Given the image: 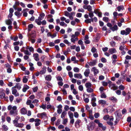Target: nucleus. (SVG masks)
Instances as JSON below:
<instances>
[{"label": "nucleus", "mask_w": 131, "mask_h": 131, "mask_svg": "<svg viewBox=\"0 0 131 131\" xmlns=\"http://www.w3.org/2000/svg\"><path fill=\"white\" fill-rule=\"evenodd\" d=\"M28 30L29 31H30V29L32 28L33 27V25L32 24H29L28 26Z\"/></svg>", "instance_id": "nucleus-54"}, {"label": "nucleus", "mask_w": 131, "mask_h": 131, "mask_svg": "<svg viewBox=\"0 0 131 131\" xmlns=\"http://www.w3.org/2000/svg\"><path fill=\"white\" fill-rule=\"evenodd\" d=\"M46 72V67H43L40 72V74H44Z\"/></svg>", "instance_id": "nucleus-21"}, {"label": "nucleus", "mask_w": 131, "mask_h": 131, "mask_svg": "<svg viewBox=\"0 0 131 131\" xmlns=\"http://www.w3.org/2000/svg\"><path fill=\"white\" fill-rule=\"evenodd\" d=\"M90 73V69H87L85 70V71L84 72V74L85 77H88V76Z\"/></svg>", "instance_id": "nucleus-20"}, {"label": "nucleus", "mask_w": 131, "mask_h": 131, "mask_svg": "<svg viewBox=\"0 0 131 131\" xmlns=\"http://www.w3.org/2000/svg\"><path fill=\"white\" fill-rule=\"evenodd\" d=\"M57 80L59 81H62L63 80L61 77L60 76H58L57 78Z\"/></svg>", "instance_id": "nucleus-57"}, {"label": "nucleus", "mask_w": 131, "mask_h": 131, "mask_svg": "<svg viewBox=\"0 0 131 131\" xmlns=\"http://www.w3.org/2000/svg\"><path fill=\"white\" fill-rule=\"evenodd\" d=\"M130 98H131V92H128L127 93V96L125 97V100H128Z\"/></svg>", "instance_id": "nucleus-26"}, {"label": "nucleus", "mask_w": 131, "mask_h": 131, "mask_svg": "<svg viewBox=\"0 0 131 131\" xmlns=\"http://www.w3.org/2000/svg\"><path fill=\"white\" fill-rule=\"evenodd\" d=\"M114 119V118L113 116H110L108 119V121H107L106 122L107 124L110 126H113V123L112 122L113 121Z\"/></svg>", "instance_id": "nucleus-7"}, {"label": "nucleus", "mask_w": 131, "mask_h": 131, "mask_svg": "<svg viewBox=\"0 0 131 131\" xmlns=\"http://www.w3.org/2000/svg\"><path fill=\"white\" fill-rule=\"evenodd\" d=\"M29 88V87L27 85H25L24 86L23 89V91L24 92H25Z\"/></svg>", "instance_id": "nucleus-32"}, {"label": "nucleus", "mask_w": 131, "mask_h": 131, "mask_svg": "<svg viewBox=\"0 0 131 131\" xmlns=\"http://www.w3.org/2000/svg\"><path fill=\"white\" fill-rule=\"evenodd\" d=\"M56 118L55 117H52L51 118V121L52 123L51 124L52 125H54V121L56 120Z\"/></svg>", "instance_id": "nucleus-43"}, {"label": "nucleus", "mask_w": 131, "mask_h": 131, "mask_svg": "<svg viewBox=\"0 0 131 131\" xmlns=\"http://www.w3.org/2000/svg\"><path fill=\"white\" fill-rule=\"evenodd\" d=\"M2 127V130L5 131H7L8 129V127L5 125H3Z\"/></svg>", "instance_id": "nucleus-28"}, {"label": "nucleus", "mask_w": 131, "mask_h": 131, "mask_svg": "<svg viewBox=\"0 0 131 131\" xmlns=\"http://www.w3.org/2000/svg\"><path fill=\"white\" fill-rule=\"evenodd\" d=\"M83 8L85 9H87L89 12L91 11L92 10V6L90 5H84L83 6Z\"/></svg>", "instance_id": "nucleus-13"}, {"label": "nucleus", "mask_w": 131, "mask_h": 131, "mask_svg": "<svg viewBox=\"0 0 131 131\" xmlns=\"http://www.w3.org/2000/svg\"><path fill=\"white\" fill-rule=\"evenodd\" d=\"M125 46L124 45L120 46L119 49L121 50L122 51L125 49Z\"/></svg>", "instance_id": "nucleus-55"}, {"label": "nucleus", "mask_w": 131, "mask_h": 131, "mask_svg": "<svg viewBox=\"0 0 131 131\" xmlns=\"http://www.w3.org/2000/svg\"><path fill=\"white\" fill-rule=\"evenodd\" d=\"M37 116L38 117L43 118L47 117V114L45 112L38 113L37 115Z\"/></svg>", "instance_id": "nucleus-9"}, {"label": "nucleus", "mask_w": 131, "mask_h": 131, "mask_svg": "<svg viewBox=\"0 0 131 131\" xmlns=\"http://www.w3.org/2000/svg\"><path fill=\"white\" fill-rule=\"evenodd\" d=\"M74 117L76 118H78L79 117V114L77 112H75L74 113Z\"/></svg>", "instance_id": "nucleus-53"}, {"label": "nucleus", "mask_w": 131, "mask_h": 131, "mask_svg": "<svg viewBox=\"0 0 131 131\" xmlns=\"http://www.w3.org/2000/svg\"><path fill=\"white\" fill-rule=\"evenodd\" d=\"M48 129L49 130L51 129L53 130L54 131L56 130V128L54 127L50 126L48 128Z\"/></svg>", "instance_id": "nucleus-56"}, {"label": "nucleus", "mask_w": 131, "mask_h": 131, "mask_svg": "<svg viewBox=\"0 0 131 131\" xmlns=\"http://www.w3.org/2000/svg\"><path fill=\"white\" fill-rule=\"evenodd\" d=\"M14 14L18 18H19L21 16L22 14L20 12L17 11L15 12Z\"/></svg>", "instance_id": "nucleus-35"}, {"label": "nucleus", "mask_w": 131, "mask_h": 131, "mask_svg": "<svg viewBox=\"0 0 131 131\" xmlns=\"http://www.w3.org/2000/svg\"><path fill=\"white\" fill-rule=\"evenodd\" d=\"M96 63V61L95 60L90 62L88 63L91 66H93L95 65Z\"/></svg>", "instance_id": "nucleus-24"}, {"label": "nucleus", "mask_w": 131, "mask_h": 131, "mask_svg": "<svg viewBox=\"0 0 131 131\" xmlns=\"http://www.w3.org/2000/svg\"><path fill=\"white\" fill-rule=\"evenodd\" d=\"M109 100L112 101L114 103H117V100L116 97L114 96H111L109 97Z\"/></svg>", "instance_id": "nucleus-16"}, {"label": "nucleus", "mask_w": 131, "mask_h": 131, "mask_svg": "<svg viewBox=\"0 0 131 131\" xmlns=\"http://www.w3.org/2000/svg\"><path fill=\"white\" fill-rule=\"evenodd\" d=\"M7 109L10 110L9 114L11 115L15 116L17 114V107L16 106H12L11 105L8 106L7 107Z\"/></svg>", "instance_id": "nucleus-1"}, {"label": "nucleus", "mask_w": 131, "mask_h": 131, "mask_svg": "<svg viewBox=\"0 0 131 131\" xmlns=\"http://www.w3.org/2000/svg\"><path fill=\"white\" fill-rule=\"evenodd\" d=\"M61 89V90L63 92V94L64 95H66L67 94V93L65 89Z\"/></svg>", "instance_id": "nucleus-63"}, {"label": "nucleus", "mask_w": 131, "mask_h": 131, "mask_svg": "<svg viewBox=\"0 0 131 131\" xmlns=\"http://www.w3.org/2000/svg\"><path fill=\"white\" fill-rule=\"evenodd\" d=\"M95 123L98 124V126L102 128L103 130H105L106 129V127L105 126H103V124L100 123L99 121L97 119H95L94 121Z\"/></svg>", "instance_id": "nucleus-6"}, {"label": "nucleus", "mask_w": 131, "mask_h": 131, "mask_svg": "<svg viewBox=\"0 0 131 131\" xmlns=\"http://www.w3.org/2000/svg\"><path fill=\"white\" fill-rule=\"evenodd\" d=\"M61 121L60 119H58L55 123L56 126H57L59 125Z\"/></svg>", "instance_id": "nucleus-60"}, {"label": "nucleus", "mask_w": 131, "mask_h": 131, "mask_svg": "<svg viewBox=\"0 0 131 131\" xmlns=\"http://www.w3.org/2000/svg\"><path fill=\"white\" fill-rule=\"evenodd\" d=\"M99 103L101 105L105 104L106 103V101L104 100H100L99 101Z\"/></svg>", "instance_id": "nucleus-27"}, {"label": "nucleus", "mask_w": 131, "mask_h": 131, "mask_svg": "<svg viewBox=\"0 0 131 131\" xmlns=\"http://www.w3.org/2000/svg\"><path fill=\"white\" fill-rule=\"evenodd\" d=\"M67 112L65 111H63L61 113V117L62 118H63L65 116L67 115Z\"/></svg>", "instance_id": "nucleus-39"}, {"label": "nucleus", "mask_w": 131, "mask_h": 131, "mask_svg": "<svg viewBox=\"0 0 131 131\" xmlns=\"http://www.w3.org/2000/svg\"><path fill=\"white\" fill-rule=\"evenodd\" d=\"M35 22L38 25H40L41 24V21L39 20L38 19H36L35 20Z\"/></svg>", "instance_id": "nucleus-50"}, {"label": "nucleus", "mask_w": 131, "mask_h": 131, "mask_svg": "<svg viewBox=\"0 0 131 131\" xmlns=\"http://www.w3.org/2000/svg\"><path fill=\"white\" fill-rule=\"evenodd\" d=\"M13 87L15 88H17L18 90H20L21 88V85L19 83L16 84L15 86Z\"/></svg>", "instance_id": "nucleus-41"}, {"label": "nucleus", "mask_w": 131, "mask_h": 131, "mask_svg": "<svg viewBox=\"0 0 131 131\" xmlns=\"http://www.w3.org/2000/svg\"><path fill=\"white\" fill-rule=\"evenodd\" d=\"M108 83L109 85V87L111 89L114 90H116L118 89L117 86L115 84L113 83L110 81H108Z\"/></svg>", "instance_id": "nucleus-5"}, {"label": "nucleus", "mask_w": 131, "mask_h": 131, "mask_svg": "<svg viewBox=\"0 0 131 131\" xmlns=\"http://www.w3.org/2000/svg\"><path fill=\"white\" fill-rule=\"evenodd\" d=\"M33 57L34 59L36 61H38L39 60V55L37 53H35L33 54Z\"/></svg>", "instance_id": "nucleus-14"}, {"label": "nucleus", "mask_w": 131, "mask_h": 131, "mask_svg": "<svg viewBox=\"0 0 131 131\" xmlns=\"http://www.w3.org/2000/svg\"><path fill=\"white\" fill-rule=\"evenodd\" d=\"M26 49L27 50L28 49L29 51L32 52H34V49L32 47H29L27 46L26 47Z\"/></svg>", "instance_id": "nucleus-25"}, {"label": "nucleus", "mask_w": 131, "mask_h": 131, "mask_svg": "<svg viewBox=\"0 0 131 131\" xmlns=\"http://www.w3.org/2000/svg\"><path fill=\"white\" fill-rule=\"evenodd\" d=\"M12 94L14 95L15 96H18L19 94L17 92V90L15 89L14 87H13L12 88Z\"/></svg>", "instance_id": "nucleus-10"}, {"label": "nucleus", "mask_w": 131, "mask_h": 131, "mask_svg": "<svg viewBox=\"0 0 131 131\" xmlns=\"http://www.w3.org/2000/svg\"><path fill=\"white\" fill-rule=\"evenodd\" d=\"M109 52L111 54L115 53L117 52L115 49L114 48H111L108 50Z\"/></svg>", "instance_id": "nucleus-22"}, {"label": "nucleus", "mask_w": 131, "mask_h": 131, "mask_svg": "<svg viewBox=\"0 0 131 131\" xmlns=\"http://www.w3.org/2000/svg\"><path fill=\"white\" fill-rule=\"evenodd\" d=\"M101 61L103 63H105L107 62V60L105 58L102 57L101 60Z\"/></svg>", "instance_id": "nucleus-62"}, {"label": "nucleus", "mask_w": 131, "mask_h": 131, "mask_svg": "<svg viewBox=\"0 0 131 131\" xmlns=\"http://www.w3.org/2000/svg\"><path fill=\"white\" fill-rule=\"evenodd\" d=\"M81 121L80 119H77L75 123V126L76 128H78L80 127V124L81 123Z\"/></svg>", "instance_id": "nucleus-18"}, {"label": "nucleus", "mask_w": 131, "mask_h": 131, "mask_svg": "<svg viewBox=\"0 0 131 131\" xmlns=\"http://www.w3.org/2000/svg\"><path fill=\"white\" fill-rule=\"evenodd\" d=\"M20 50L21 52H23L26 55H28V56H30L31 54L30 52H29L26 49V48L23 47L20 49Z\"/></svg>", "instance_id": "nucleus-8"}, {"label": "nucleus", "mask_w": 131, "mask_h": 131, "mask_svg": "<svg viewBox=\"0 0 131 131\" xmlns=\"http://www.w3.org/2000/svg\"><path fill=\"white\" fill-rule=\"evenodd\" d=\"M93 90L91 88H88L87 89L86 91L89 93H92L93 91Z\"/></svg>", "instance_id": "nucleus-47"}, {"label": "nucleus", "mask_w": 131, "mask_h": 131, "mask_svg": "<svg viewBox=\"0 0 131 131\" xmlns=\"http://www.w3.org/2000/svg\"><path fill=\"white\" fill-rule=\"evenodd\" d=\"M22 101V99L20 98H17L16 99L15 102V104H17L19 103Z\"/></svg>", "instance_id": "nucleus-51"}, {"label": "nucleus", "mask_w": 131, "mask_h": 131, "mask_svg": "<svg viewBox=\"0 0 131 131\" xmlns=\"http://www.w3.org/2000/svg\"><path fill=\"white\" fill-rule=\"evenodd\" d=\"M103 20L104 21L107 23L110 21L109 18L106 17H104L103 18Z\"/></svg>", "instance_id": "nucleus-37"}, {"label": "nucleus", "mask_w": 131, "mask_h": 131, "mask_svg": "<svg viewBox=\"0 0 131 131\" xmlns=\"http://www.w3.org/2000/svg\"><path fill=\"white\" fill-rule=\"evenodd\" d=\"M75 14V13L74 12H72L70 14V15L68 16L69 17V18L71 20H72L73 19V15H74Z\"/></svg>", "instance_id": "nucleus-30"}, {"label": "nucleus", "mask_w": 131, "mask_h": 131, "mask_svg": "<svg viewBox=\"0 0 131 131\" xmlns=\"http://www.w3.org/2000/svg\"><path fill=\"white\" fill-rule=\"evenodd\" d=\"M63 42L66 44H67L68 46H69L71 44V43L69 42L66 39L64 40L63 41Z\"/></svg>", "instance_id": "nucleus-49"}, {"label": "nucleus", "mask_w": 131, "mask_h": 131, "mask_svg": "<svg viewBox=\"0 0 131 131\" xmlns=\"http://www.w3.org/2000/svg\"><path fill=\"white\" fill-rule=\"evenodd\" d=\"M60 26H62L67 27V25L63 21L60 22Z\"/></svg>", "instance_id": "nucleus-38"}, {"label": "nucleus", "mask_w": 131, "mask_h": 131, "mask_svg": "<svg viewBox=\"0 0 131 131\" xmlns=\"http://www.w3.org/2000/svg\"><path fill=\"white\" fill-rule=\"evenodd\" d=\"M110 116L108 115H104L103 117V119L104 120L107 121Z\"/></svg>", "instance_id": "nucleus-45"}, {"label": "nucleus", "mask_w": 131, "mask_h": 131, "mask_svg": "<svg viewBox=\"0 0 131 131\" xmlns=\"http://www.w3.org/2000/svg\"><path fill=\"white\" fill-rule=\"evenodd\" d=\"M73 70L75 72L77 73L78 72L80 71V69L77 67H74L73 68Z\"/></svg>", "instance_id": "nucleus-46"}, {"label": "nucleus", "mask_w": 131, "mask_h": 131, "mask_svg": "<svg viewBox=\"0 0 131 131\" xmlns=\"http://www.w3.org/2000/svg\"><path fill=\"white\" fill-rule=\"evenodd\" d=\"M36 35L32 34H29L28 36V40L30 41L31 43L33 44L36 42L35 38H36Z\"/></svg>", "instance_id": "nucleus-4"}, {"label": "nucleus", "mask_w": 131, "mask_h": 131, "mask_svg": "<svg viewBox=\"0 0 131 131\" xmlns=\"http://www.w3.org/2000/svg\"><path fill=\"white\" fill-rule=\"evenodd\" d=\"M71 13H69L67 11H65L64 12V15L67 17H68L70 14Z\"/></svg>", "instance_id": "nucleus-61"}, {"label": "nucleus", "mask_w": 131, "mask_h": 131, "mask_svg": "<svg viewBox=\"0 0 131 131\" xmlns=\"http://www.w3.org/2000/svg\"><path fill=\"white\" fill-rule=\"evenodd\" d=\"M110 29L113 31H114L117 30L118 29V28L117 25H114L113 27H112L110 28Z\"/></svg>", "instance_id": "nucleus-29"}, {"label": "nucleus", "mask_w": 131, "mask_h": 131, "mask_svg": "<svg viewBox=\"0 0 131 131\" xmlns=\"http://www.w3.org/2000/svg\"><path fill=\"white\" fill-rule=\"evenodd\" d=\"M68 114L70 119L73 118V114L72 112L69 111L68 112Z\"/></svg>", "instance_id": "nucleus-34"}, {"label": "nucleus", "mask_w": 131, "mask_h": 131, "mask_svg": "<svg viewBox=\"0 0 131 131\" xmlns=\"http://www.w3.org/2000/svg\"><path fill=\"white\" fill-rule=\"evenodd\" d=\"M39 102V100L36 99L34 100L31 102V101L30 100H27L26 103V104L29 106L30 107L31 109H33L34 107V106L32 103L35 104V105L36 106H38V103Z\"/></svg>", "instance_id": "nucleus-2"}, {"label": "nucleus", "mask_w": 131, "mask_h": 131, "mask_svg": "<svg viewBox=\"0 0 131 131\" xmlns=\"http://www.w3.org/2000/svg\"><path fill=\"white\" fill-rule=\"evenodd\" d=\"M20 118L19 117L17 116L15 118V119L13 121V122L14 126L15 127L20 128H22L24 125V124L22 123H18V121Z\"/></svg>", "instance_id": "nucleus-3"}, {"label": "nucleus", "mask_w": 131, "mask_h": 131, "mask_svg": "<svg viewBox=\"0 0 131 131\" xmlns=\"http://www.w3.org/2000/svg\"><path fill=\"white\" fill-rule=\"evenodd\" d=\"M45 80L47 81H50L51 79V77L50 75H47L45 77Z\"/></svg>", "instance_id": "nucleus-31"}, {"label": "nucleus", "mask_w": 131, "mask_h": 131, "mask_svg": "<svg viewBox=\"0 0 131 131\" xmlns=\"http://www.w3.org/2000/svg\"><path fill=\"white\" fill-rule=\"evenodd\" d=\"M91 71L94 72V75H96L99 73V71L95 67H93L91 70Z\"/></svg>", "instance_id": "nucleus-12"}, {"label": "nucleus", "mask_w": 131, "mask_h": 131, "mask_svg": "<svg viewBox=\"0 0 131 131\" xmlns=\"http://www.w3.org/2000/svg\"><path fill=\"white\" fill-rule=\"evenodd\" d=\"M68 74L69 77L70 78H72L73 77V73L72 72L69 71L68 73Z\"/></svg>", "instance_id": "nucleus-64"}, {"label": "nucleus", "mask_w": 131, "mask_h": 131, "mask_svg": "<svg viewBox=\"0 0 131 131\" xmlns=\"http://www.w3.org/2000/svg\"><path fill=\"white\" fill-rule=\"evenodd\" d=\"M39 53H42V51L40 48H38L36 50Z\"/></svg>", "instance_id": "nucleus-58"}, {"label": "nucleus", "mask_w": 131, "mask_h": 131, "mask_svg": "<svg viewBox=\"0 0 131 131\" xmlns=\"http://www.w3.org/2000/svg\"><path fill=\"white\" fill-rule=\"evenodd\" d=\"M116 9L119 12L124 9V6L123 5H121L118 6L116 8Z\"/></svg>", "instance_id": "nucleus-23"}, {"label": "nucleus", "mask_w": 131, "mask_h": 131, "mask_svg": "<svg viewBox=\"0 0 131 131\" xmlns=\"http://www.w3.org/2000/svg\"><path fill=\"white\" fill-rule=\"evenodd\" d=\"M74 77L75 78L78 79H82V76L81 73H75L74 75Z\"/></svg>", "instance_id": "nucleus-17"}, {"label": "nucleus", "mask_w": 131, "mask_h": 131, "mask_svg": "<svg viewBox=\"0 0 131 131\" xmlns=\"http://www.w3.org/2000/svg\"><path fill=\"white\" fill-rule=\"evenodd\" d=\"M125 31H126V35L129 34L131 31L130 29L129 28H126V29Z\"/></svg>", "instance_id": "nucleus-36"}, {"label": "nucleus", "mask_w": 131, "mask_h": 131, "mask_svg": "<svg viewBox=\"0 0 131 131\" xmlns=\"http://www.w3.org/2000/svg\"><path fill=\"white\" fill-rule=\"evenodd\" d=\"M14 99V96L12 95H10L9 96V100L10 102H12Z\"/></svg>", "instance_id": "nucleus-52"}, {"label": "nucleus", "mask_w": 131, "mask_h": 131, "mask_svg": "<svg viewBox=\"0 0 131 131\" xmlns=\"http://www.w3.org/2000/svg\"><path fill=\"white\" fill-rule=\"evenodd\" d=\"M6 24L8 25H11L12 23V21L10 19L6 20Z\"/></svg>", "instance_id": "nucleus-40"}, {"label": "nucleus", "mask_w": 131, "mask_h": 131, "mask_svg": "<svg viewBox=\"0 0 131 131\" xmlns=\"http://www.w3.org/2000/svg\"><path fill=\"white\" fill-rule=\"evenodd\" d=\"M28 79L26 78V76H24L23 77V81L24 83H26L28 81Z\"/></svg>", "instance_id": "nucleus-48"}, {"label": "nucleus", "mask_w": 131, "mask_h": 131, "mask_svg": "<svg viewBox=\"0 0 131 131\" xmlns=\"http://www.w3.org/2000/svg\"><path fill=\"white\" fill-rule=\"evenodd\" d=\"M94 116L95 118H98L100 116V114L98 113H96L94 114Z\"/></svg>", "instance_id": "nucleus-59"}, {"label": "nucleus", "mask_w": 131, "mask_h": 131, "mask_svg": "<svg viewBox=\"0 0 131 131\" xmlns=\"http://www.w3.org/2000/svg\"><path fill=\"white\" fill-rule=\"evenodd\" d=\"M20 112L21 114L25 115L27 114V111L26 107H23L20 110Z\"/></svg>", "instance_id": "nucleus-11"}, {"label": "nucleus", "mask_w": 131, "mask_h": 131, "mask_svg": "<svg viewBox=\"0 0 131 131\" xmlns=\"http://www.w3.org/2000/svg\"><path fill=\"white\" fill-rule=\"evenodd\" d=\"M35 126H38L40 125L41 122V120L39 118H37L35 119Z\"/></svg>", "instance_id": "nucleus-15"}, {"label": "nucleus", "mask_w": 131, "mask_h": 131, "mask_svg": "<svg viewBox=\"0 0 131 131\" xmlns=\"http://www.w3.org/2000/svg\"><path fill=\"white\" fill-rule=\"evenodd\" d=\"M87 89L91 88L92 86V84L90 82H87L86 83L85 85Z\"/></svg>", "instance_id": "nucleus-33"}, {"label": "nucleus", "mask_w": 131, "mask_h": 131, "mask_svg": "<svg viewBox=\"0 0 131 131\" xmlns=\"http://www.w3.org/2000/svg\"><path fill=\"white\" fill-rule=\"evenodd\" d=\"M78 39L77 38H71V41L72 42L75 43V41H77Z\"/></svg>", "instance_id": "nucleus-42"}, {"label": "nucleus", "mask_w": 131, "mask_h": 131, "mask_svg": "<svg viewBox=\"0 0 131 131\" xmlns=\"http://www.w3.org/2000/svg\"><path fill=\"white\" fill-rule=\"evenodd\" d=\"M60 19L61 21H65L66 23H69L70 22V20L69 19H66V18L64 17H61L60 18Z\"/></svg>", "instance_id": "nucleus-19"}, {"label": "nucleus", "mask_w": 131, "mask_h": 131, "mask_svg": "<svg viewBox=\"0 0 131 131\" xmlns=\"http://www.w3.org/2000/svg\"><path fill=\"white\" fill-rule=\"evenodd\" d=\"M71 60L72 61H74V63H77L78 62V61L76 60V58L75 56L72 57L71 58Z\"/></svg>", "instance_id": "nucleus-44"}]
</instances>
